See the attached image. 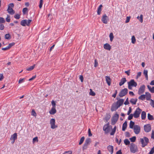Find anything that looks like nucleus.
<instances>
[{
  "label": "nucleus",
  "mask_w": 154,
  "mask_h": 154,
  "mask_svg": "<svg viewBox=\"0 0 154 154\" xmlns=\"http://www.w3.org/2000/svg\"><path fill=\"white\" fill-rule=\"evenodd\" d=\"M106 80L109 86H110L111 85V79L109 76H105Z\"/></svg>",
  "instance_id": "21"
},
{
  "label": "nucleus",
  "mask_w": 154,
  "mask_h": 154,
  "mask_svg": "<svg viewBox=\"0 0 154 154\" xmlns=\"http://www.w3.org/2000/svg\"><path fill=\"white\" fill-rule=\"evenodd\" d=\"M14 17L16 19H19L20 18V15L18 14H17L14 16Z\"/></svg>",
  "instance_id": "56"
},
{
  "label": "nucleus",
  "mask_w": 154,
  "mask_h": 154,
  "mask_svg": "<svg viewBox=\"0 0 154 154\" xmlns=\"http://www.w3.org/2000/svg\"><path fill=\"white\" fill-rule=\"evenodd\" d=\"M146 96L144 94L141 95L138 97V99L139 100H144Z\"/></svg>",
  "instance_id": "29"
},
{
  "label": "nucleus",
  "mask_w": 154,
  "mask_h": 154,
  "mask_svg": "<svg viewBox=\"0 0 154 154\" xmlns=\"http://www.w3.org/2000/svg\"><path fill=\"white\" fill-rule=\"evenodd\" d=\"M151 102L150 103V105L153 108H154V101L152 100H151Z\"/></svg>",
  "instance_id": "46"
},
{
  "label": "nucleus",
  "mask_w": 154,
  "mask_h": 154,
  "mask_svg": "<svg viewBox=\"0 0 154 154\" xmlns=\"http://www.w3.org/2000/svg\"><path fill=\"white\" fill-rule=\"evenodd\" d=\"M88 145L84 143L83 146V147L82 149L83 150H84L87 149Z\"/></svg>",
  "instance_id": "54"
},
{
  "label": "nucleus",
  "mask_w": 154,
  "mask_h": 154,
  "mask_svg": "<svg viewBox=\"0 0 154 154\" xmlns=\"http://www.w3.org/2000/svg\"><path fill=\"white\" fill-rule=\"evenodd\" d=\"M72 152L71 151H67L65 152L63 154H72Z\"/></svg>",
  "instance_id": "51"
},
{
  "label": "nucleus",
  "mask_w": 154,
  "mask_h": 154,
  "mask_svg": "<svg viewBox=\"0 0 154 154\" xmlns=\"http://www.w3.org/2000/svg\"><path fill=\"white\" fill-rule=\"evenodd\" d=\"M132 111V109L131 107H129V110L128 112L127 115H129L130 113Z\"/></svg>",
  "instance_id": "61"
},
{
  "label": "nucleus",
  "mask_w": 154,
  "mask_h": 154,
  "mask_svg": "<svg viewBox=\"0 0 154 154\" xmlns=\"http://www.w3.org/2000/svg\"><path fill=\"white\" fill-rule=\"evenodd\" d=\"M24 79L25 78H23L20 79L18 81L19 83L20 84L24 82Z\"/></svg>",
  "instance_id": "55"
},
{
  "label": "nucleus",
  "mask_w": 154,
  "mask_h": 154,
  "mask_svg": "<svg viewBox=\"0 0 154 154\" xmlns=\"http://www.w3.org/2000/svg\"><path fill=\"white\" fill-rule=\"evenodd\" d=\"M31 115L35 117L36 116V113L34 109L32 110L31 112Z\"/></svg>",
  "instance_id": "42"
},
{
  "label": "nucleus",
  "mask_w": 154,
  "mask_h": 154,
  "mask_svg": "<svg viewBox=\"0 0 154 154\" xmlns=\"http://www.w3.org/2000/svg\"><path fill=\"white\" fill-rule=\"evenodd\" d=\"M10 34H6L5 35V38L6 39H9L10 38Z\"/></svg>",
  "instance_id": "48"
},
{
  "label": "nucleus",
  "mask_w": 154,
  "mask_h": 154,
  "mask_svg": "<svg viewBox=\"0 0 154 154\" xmlns=\"http://www.w3.org/2000/svg\"><path fill=\"white\" fill-rule=\"evenodd\" d=\"M8 12L11 15H13L15 13L14 11L11 7L8 6V8L7 10Z\"/></svg>",
  "instance_id": "14"
},
{
  "label": "nucleus",
  "mask_w": 154,
  "mask_h": 154,
  "mask_svg": "<svg viewBox=\"0 0 154 154\" xmlns=\"http://www.w3.org/2000/svg\"><path fill=\"white\" fill-rule=\"evenodd\" d=\"M85 139V137H81L80 139L79 142V145H81Z\"/></svg>",
  "instance_id": "37"
},
{
  "label": "nucleus",
  "mask_w": 154,
  "mask_h": 154,
  "mask_svg": "<svg viewBox=\"0 0 154 154\" xmlns=\"http://www.w3.org/2000/svg\"><path fill=\"white\" fill-rule=\"evenodd\" d=\"M5 22V20L3 17H0V23H4Z\"/></svg>",
  "instance_id": "44"
},
{
  "label": "nucleus",
  "mask_w": 154,
  "mask_h": 154,
  "mask_svg": "<svg viewBox=\"0 0 154 154\" xmlns=\"http://www.w3.org/2000/svg\"><path fill=\"white\" fill-rule=\"evenodd\" d=\"M111 116L109 114H107L104 119L106 121V122H107L108 120L110 119Z\"/></svg>",
  "instance_id": "33"
},
{
  "label": "nucleus",
  "mask_w": 154,
  "mask_h": 154,
  "mask_svg": "<svg viewBox=\"0 0 154 154\" xmlns=\"http://www.w3.org/2000/svg\"><path fill=\"white\" fill-rule=\"evenodd\" d=\"M147 87L151 92L152 93H154V87H152L151 88V86L149 85H148Z\"/></svg>",
  "instance_id": "26"
},
{
  "label": "nucleus",
  "mask_w": 154,
  "mask_h": 154,
  "mask_svg": "<svg viewBox=\"0 0 154 154\" xmlns=\"http://www.w3.org/2000/svg\"><path fill=\"white\" fill-rule=\"evenodd\" d=\"M141 74V72H138L137 73V75L136 76V78L138 79L139 77H140Z\"/></svg>",
  "instance_id": "59"
},
{
  "label": "nucleus",
  "mask_w": 154,
  "mask_h": 154,
  "mask_svg": "<svg viewBox=\"0 0 154 154\" xmlns=\"http://www.w3.org/2000/svg\"><path fill=\"white\" fill-rule=\"evenodd\" d=\"M128 85L132 87H136L137 85V83L135 82L134 79L131 80L128 82Z\"/></svg>",
  "instance_id": "12"
},
{
  "label": "nucleus",
  "mask_w": 154,
  "mask_h": 154,
  "mask_svg": "<svg viewBox=\"0 0 154 154\" xmlns=\"http://www.w3.org/2000/svg\"><path fill=\"white\" fill-rule=\"evenodd\" d=\"M128 92V90L127 88H125L122 89L119 92V96L120 97H122L125 96L127 94Z\"/></svg>",
  "instance_id": "4"
},
{
  "label": "nucleus",
  "mask_w": 154,
  "mask_h": 154,
  "mask_svg": "<svg viewBox=\"0 0 154 154\" xmlns=\"http://www.w3.org/2000/svg\"><path fill=\"white\" fill-rule=\"evenodd\" d=\"M134 132L136 134H139L140 130V128L139 126L138 125H135L133 128Z\"/></svg>",
  "instance_id": "9"
},
{
  "label": "nucleus",
  "mask_w": 154,
  "mask_h": 154,
  "mask_svg": "<svg viewBox=\"0 0 154 154\" xmlns=\"http://www.w3.org/2000/svg\"><path fill=\"white\" fill-rule=\"evenodd\" d=\"M124 102V100L120 99L116 102V103L118 104L119 107L122 106Z\"/></svg>",
  "instance_id": "17"
},
{
  "label": "nucleus",
  "mask_w": 154,
  "mask_h": 154,
  "mask_svg": "<svg viewBox=\"0 0 154 154\" xmlns=\"http://www.w3.org/2000/svg\"><path fill=\"white\" fill-rule=\"evenodd\" d=\"M107 149L108 151L110 152L111 154H112L113 152V147L111 145H109L107 146Z\"/></svg>",
  "instance_id": "18"
},
{
  "label": "nucleus",
  "mask_w": 154,
  "mask_h": 154,
  "mask_svg": "<svg viewBox=\"0 0 154 154\" xmlns=\"http://www.w3.org/2000/svg\"><path fill=\"white\" fill-rule=\"evenodd\" d=\"M134 122H132V121H131L129 125V127L130 128L132 129L134 128Z\"/></svg>",
  "instance_id": "32"
},
{
  "label": "nucleus",
  "mask_w": 154,
  "mask_h": 154,
  "mask_svg": "<svg viewBox=\"0 0 154 154\" xmlns=\"http://www.w3.org/2000/svg\"><path fill=\"white\" fill-rule=\"evenodd\" d=\"M127 127V122L126 121L123 124L122 128V130L123 131H125Z\"/></svg>",
  "instance_id": "28"
},
{
  "label": "nucleus",
  "mask_w": 154,
  "mask_h": 154,
  "mask_svg": "<svg viewBox=\"0 0 154 154\" xmlns=\"http://www.w3.org/2000/svg\"><path fill=\"white\" fill-rule=\"evenodd\" d=\"M110 38V41L111 42H112L113 40V38H114V36L113 35V34L111 32L110 33L109 35Z\"/></svg>",
  "instance_id": "39"
},
{
  "label": "nucleus",
  "mask_w": 154,
  "mask_h": 154,
  "mask_svg": "<svg viewBox=\"0 0 154 154\" xmlns=\"http://www.w3.org/2000/svg\"><path fill=\"white\" fill-rule=\"evenodd\" d=\"M151 138L154 139V131L153 130L152 131Z\"/></svg>",
  "instance_id": "64"
},
{
  "label": "nucleus",
  "mask_w": 154,
  "mask_h": 154,
  "mask_svg": "<svg viewBox=\"0 0 154 154\" xmlns=\"http://www.w3.org/2000/svg\"><path fill=\"white\" fill-rule=\"evenodd\" d=\"M109 20V18L106 14H104L102 16L101 18V20L103 23L107 24Z\"/></svg>",
  "instance_id": "6"
},
{
  "label": "nucleus",
  "mask_w": 154,
  "mask_h": 154,
  "mask_svg": "<svg viewBox=\"0 0 154 154\" xmlns=\"http://www.w3.org/2000/svg\"><path fill=\"white\" fill-rule=\"evenodd\" d=\"M104 48L107 50L110 51L111 48V46L108 43H106L104 45Z\"/></svg>",
  "instance_id": "15"
},
{
  "label": "nucleus",
  "mask_w": 154,
  "mask_h": 154,
  "mask_svg": "<svg viewBox=\"0 0 154 154\" xmlns=\"http://www.w3.org/2000/svg\"><path fill=\"white\" fill-rule=\"evenodd\" d=\"M126 79L125 78H122L120 80V82L119 83V85L120 86H121L123 85L126 82Z\"/></svg>",
  "instance_id": "19"
},
{
  "label": "nucleus",
  "mask_w": 154,
  "mask_h": 154,
  "mask_svg": "<svg viewBox=\"0 0 154 154\" xmlns=\"http://www.w3.org/2000/svg\"><path fill=\"white\" fill-rule=\"evenodd\" d=\"M136 42V39L134 35L132 36L131 38V42L133 44H134Z\"/></svg>",
  "instance_id": "40"
},
{
  "label": "nucleus",
  "mask_w": 154,
  "mask_h": 154,
  "mask_svg": "<svg viewBox=\"0 0 154 154\" xmlns=\"http://www.w3.org/2000/svg\"><path fill=\"white\" fill-rule=\"evenodd\" d=\"M124 143L126 145H128L130 144V142L128 139H126L124 140Z\"/></svg>",
  "instance_id": "36"
},
{
  "label": "nucleus",
  "mask_w": 154,
  "mask_h": 154,
  "mask_svg": "<svg viewBox=\"0 0 154 154\" xmlns=\"http://www.w3.org/2000/svg\"><path fill=\"white\" fill-rule=\"evenodd\" d=\"M143 15L142 14H141L139 18V20L141 23H142L143 21Z\"/></svg>",
  "instance_id": "60"
},
{
  "label": "nucleus",
  "mask_w": 154,
  "mask_h": 154,
  "mask_svg": "<svg viewBox=\"0 0 154 154\" xmlns=\"http://www.w3.org/2000/svg\"><path fill=\"white\" fill-rule=\"evenodd\" d=\"M124 104L125 105H128V104H129V102L128 101V98H127L126 99L125 102L124 103Z\"/></svg>",
  "instance_id": "50"
},
{
  "label": "nucleus",
  "mask_w": 154,
  "mask_h": 154,
  "mask_svg": "<svg viewBox=\"0 0 154 154\" xmlns=\"http://www.w3.org/2000/svg\"><path fill=\"white\" fill-rule=\"evenodd\" d=\"M4 26L2 24H1L0 25V29L1 30H2L4 29Z\"/></svg>",
  "instance_id": "63"
},
{
  "label": "nucleus",
  "mask_w": 154,
  "mask_h": 154,
  "mask_svg": "<svg viewBox=\"0 0 154 154\" xmlns=\"http://www.w3.org/2000/svg\"><path fill=\"white\" fill-rule=\"evenodd\" d=\"M141 119H145L146 117V113L145 111H143L141 114Z\"/></svg>",
  "instance_id": "27"
},
{
  "label": "nucleus",
  "mask_w": 154,
  "mask_h": 154,
  "mask_svg": "<svg viewBox=\"0 0 154 154\" xmlns=\"http://www.w3.org/2000/svg\"><path fill=\"white\" fill-rule=\"evenodd\" d=\"M145 95L146 96V99L147 100H150L151 96V94L149 92H146Z\"/></svg>",
  "instance_id": "16"
},
{
  "label": "nucleus",
  "mask_w": 154,
  "mask_h": 154,
  "mask_svg": "<svg viewBox=\"0 0 154 154\" xmlns=\"http://www.w3.org/2000/svg\"><path fill=\"white\" fill-rule=\"evenodd\" d=\"M50 123L51 125V128L52 129H54L57 127V126L55 125V121L54 119H51L50 121Z\"/></svg>",
  "instance_id": "8"
},
{
  "label": "nucleus",
  "mask_w": 154,
  "mask_h": 154,
  "mask_svg": "<svg viewBox=\"0 0 154 154\" xmlns=\"http://www.w3.org/2000/svg\"><path fill=\"white\" fill-rule=\"evenodd\" d=\"M119 117V115L117 114H115L112 119V124L115 125Z\"/></svg>",
  "instance_id": "5"
},
{
  "label": "nucleus",
  "mask_w": 154,
  "mask_h": 154,
  "mask_svg": "<svg viewBox=\"0 0 154 154\" xmlns=\"http://www.w3.org/2000/svg\"><path fill=\"white\" fill-rule=\"evenodd\" d=\"M137 100V99L136 98H132L130 100V102L134 105H135Z\"/></svg>",
  "instance_id": "22"
},
{
  "label": "nucleus",
  "mask_w": 154,
  "mask_h": 154,
  "mask_svg": "<svg viewBox=\"0 0 154 154\" xmlns=\"http://www.w3.org/2000/svg\"><path fill=\"white\" fill-rule=\"evenodd\" d=\"M35 66V64H34L32 66H30L29 68H27L26 70L28 71H31L34 68Z\"/></svg>",
  "instance_id": "35"
},
{
  "label": "nucleus",
  "mask_w": 154,
  "mask_h": 154,
  "mask_svg": "<svg viewBox=\"0 0 154 154\" xmlns=\"http://www.w3.org/2000/svg\"><path fill=\"white\" fill-rule=\"evenodd\" d=\"M154 153V146L152 147L150 152L149 153V154H153Z\"/></svg>",
  "instance_id": "52"
},
{
  "label": "nucleus",
  "mask_w": 154,
  "mask_h": 154,
  "mask_svg": "<svg viewBox=\"0 0 154 154\" xmlns=\"http://www.w3.org/2000/svg\"><path fill=\"white\" fill-rule=\"evenodd\" d=\"M90 92L89 93V94L90 95L92 96H94L95 95V93L92 91L91 89H90Z\"/></svg>",
  "instance_id": "38"
},
{
  "label": "nucleus",
  "mask_w": 154,
  "mask_h": 154,
  "mask_svg": "<svg viewBox=\"0 0 154 154\" xmlns=\"http://www.w3.org/2000/svg\"><path fill=\"white\" fill-rule=\"evenodd\" d=\"M141 111L142 110L139 107L137 108L133 114L134 117L136 118L139 117Z\"/></svg>",
  "instance_id": "3"
},
{
  "label": "nucleus",
  "mask_w": 154,
  "mask_h": 154,
  "mask_svg": "<svg viewBox=\"0 0 154 154\" xmlns=\"http://www.w3.org/2000/svg\"><path fill=\"white\" fill-rule=\"evenodd\" d=\"M10 17L9 15H8L7 17V18L6 19V21L7 22H9L10 21Z\"/></svg>",
  "instance_id": "47"
},
{
  "label": "nucleus",
  "mask_w": 154,
  "mask_h": 154,
  "mask_svg": "<svg viewBox=\"0 0 154 154\" xmlns=\"http://www.w3.org/2000/svg\"><path fill=\"white\" fill-rule=\"evenodd\" d=\"M140 141L142 144V146L144 147L147 145L149 142V140L147 137H145L143 138H140Z\"/></svg>",
  "instance_id": "1"
},
{
  "label": "nucleus",
  "mask_w": 154,
  "mask_h": 154,
  "mask_svg": "<svg viewBox=\"0 0 154 154\" xmlns=\"http://www.w3.org/2000/svg\"><path fill=\"white\" fill-rule=\"evenodd\" d=\"M148 71L147 70H144L143 71V74L145 75V77L146 78V79L148 80V77L147 75Z\"/></svg>",
  "instance_id": "30"
},
{
  "label": "nucleus",
  "mask_w": 154,
  "mask_h": 154,
  "mask_svg": "<svg viewBox=\"0 0 154 154\" xmlns=\"http://www.w3.org/2000/svg\"><path fill=\"white\" fill-rule=\"evenodd\" d=\"M102 7L103 5H100L98 8L97 14L99 15H100L101 14V12L102 11Z\"/></svg>",
  "instance_id": "24"
},
{
  "label": "nucleus",
  "mask_w": 154,
  "mask_h": 154,
  "mask_svg": "<svg viewBox=\"0 0 154 154\" xmlns=\"http://www.w3.org/2000/svg\"><path fill=\"white\" fill-rule=\"evenodd\" d=\"M130 17H127L126 20L125 21V23H128L130 21Z\"/></svg>",
  "instance_id": "62"
},
{
  "label": "nucleus",
  "mask_w": 154,
  "mask_h": 154,
  "mask_svg": "<svg viewBox=\"0 0 154 154\" xmlns=\"http://www.w3.org/2000/svg\"><path fill=\"white\" fill-rule=\"evenodd\" d=\"M14 44H15L14 42L11 43L8 45V47H9V48L10 49L11 47L13 46Z\"/></svg>",
  "instance_id": "53"
},
{
  "label": "nucleus",
  "mask_w": 154,
  "mask_h": 154,
  "mask_svg": "<svg viewBox=\"0 0 154 154\" xmlns=\"http://www.w3.org/2000/svg\"><path fill=\"white\" fill-rule=\"evenodd\" d=\"M57 111L55 107H52L51 110L49 111L51 115H54L56 112Z\"/></svg>",
  "instance_id": "20"
},
{
  "label": "nucleus",
  "mask_w": 154,
  "mask_h": 154,
  "mask_svg": "<svg viewBox=\"0 0 154 154\" xmlns=\"http://www.w3.org/2000/svg\"><path fill=\"white\" fill-rule=\"evenodd\" d=\"M130 149L131 152L133 153H135L138 151L137 146L133 143H131Z\"/></svg>",
  "instance_id": "2"
},
{
  "label": "nucleus",
  "mask_w": 154,
  "mask_h": 154,
  "mask_svg": "<svg viewBox=\"0 0 154 154\" xmlns=\"http://www.w3.org/2000/svg\"><path fill=\"white\" fill-rule=\"evenodd\" d=\"M136 139V137L135 136H134L131 138H130V140L132 142H134Z\"/></svg>",
  "instance_id": "41"
},
{
  "label": "nucleus",
  "mask_w": 154,
  "mask_h": 154,
  "mask_svg": "<svg viewBox=\"0 0 154 154\" xmlns=\"http://www.w3.org/2000/svg\"><path fill=\"white\" fill-rule=\"evenodd\" d=\"M133 116H134L133 114H130L128 117V119L129 120H131L133 118Z\"/></svg>",
  "instance_id": "49"
},
{
  "label": "nucleus",
  "mask_w": 154,
  "mask_h": 154,
  "mask_svg": "<svg viewBox=\"0 0 154 154\" xmlns=\"http://www.w3.org/2000/svg\"><path fill=\"white\" fill-rule=\"evenodd\" d=\"M51 104L53 106L52 107H55L56 104L55 103V102L54 100H52L51 101Z\"/></svg>",
  "instance_id": "58"
},
{
  "label": "nucleus",
  "mask_w": 154,
  "mask_h": 154,
  "mask_svg": "<svg viewBox=\"0 0 154 154\" xmlns=\"http://www.w3.org/2000/svg\"><path fill=\"white\" fill-rule=\"evenodd\" d=\"M144 130L145 132H148L151 131V127L150 125L148 124L145 125L144 126Z\"/></svg>",
  "instance_id": "10"
},
{
  "label": "nucleus",
  "mask_w": 154,
  "mask_h": 154,
  "mask_svg": "<svg viewBox=\"0 0 154 154\" xmlns=\"http://www.w3.org/2000/svg\"><path fill=\"white\" fill-rule=\"evenodd\" d=\"M17 134L16 133H15L14 134H13L12 135H11V140H15L17 139Z\"/></svg>",
  "instance_id": "23"
},
{
  "label": "nucleus",
  "mask_w": 154,
  "mask_h": 154,
  "mask_svg": "<svg viewBox=\"0 0 154 154\" xmlns=\"http://www.w3.org/2000/svg\"><path fill=\"white\" fill-rule=\"evenodd\" d=\"M110 128L112 129V127L111 126H109V124L108 123L104 125L103 129L106 133H107L109 132Z\"/></svg>",
  "instance_id": "7"
},
{
  "label": "nucleus",
  "mask_w": 154,
  "mask_h": 154,
  "mask_svg": "<svg viewBox=\"0 0 154 154\" xmlns=\"http://www.w3.org/2000/svg\"><path fill=\"white\" fill-rule=\"evenodd\" d=\"M119 107L118 104L116 103H113L111 107V110L112 111H116Z\"/></svg>",
  "instance_id": "13"
},
{
  "label": "nucleus",
  "mask_w": 154,
  "mask_h": 154,
  "mask_svg": "<svg viewBox=\"0 0 154 154\" xmlns=\"http://www.w3.org/2000/svg\"><path fill=\"white\" fill-rule=\"evenodd\" d=\"M147 117L148 119L150 120H153L154 119L153 118V116L151 115L149 113L148 114Z\"/></svg>",
  "instance_id": "31"
},
{
  "label": "nucleus",
  "mask_w": 154,
  "mask_h": 154,
  "mask_svg": "<svg viewBox=\"0 0 154 154\" xmlns=\"http://www.w3.org/2000/svg\"><path fill=\"white\" fill-rule=\"evenodd\" d=\"M27 20H23L20 22V24L23 26H25L27 25Z\"/></svg>",
  "instance_id": "25"
},
{
  "label": "nucleus",
  "mask_w": 154,
  "mask_h": 154,
  "mask_svg": "<svg viewBox=\"0 0 154 154\" xmlns=\"http://www.w3.org/2000/svg\"><path fill=\"white\" fill-rule=\"evenodd\" d=\"M145 88V87L144 85H143L140 87L138 92V93L139 95H140L141 94H143L144 92Z\"/></svg>",
  "instance_id": "11"
},
{
  "label": "nucleus",
  "mask_w": 154,
  "mask_h": 154,
  "mask_svg": "<svg viewBox=\"0 0 154 154\" xmlns=\"http://www.w3.org/2000/svg\"><path fill=\"white\" fill-rule=\"evenodd\" d=\"M43 0H40L39 5V7L40 8H42V5L43 4Z\"/></svg>",
  "instance_id": "45"
},
{
  "label": "nucleus",
  "mask_w": 154,
  "mask_h": 154,
  "mask_svg": "<svg viewBox=\"0 0 154 154\" xmlns=\"http://www.w3.org/2000/svg\"><path fill=\"white\" fill-rule=\"evenodd\" d=\"M98 65V63L97 62V60H94V66L95 67H96Z\"/></svg>",
  "instance_id": "57"
},
{
  "label": "nucleus",
  "mask_w": 154,
  "mask_h": 154,
  "mask_svg": "<svg viewBox=\"0 0 154 154\" xmlns=\"http://www.w3.org/2000/svg\"><path fill=\"white\" fill-rule=\"evenodd\" d=\"M91 142V139L90 138H88L86 139L85 141V144L88 145Z\"/></svg>",
  "instance_id": "34"
},
{
  "label": "nucleus",
  "mask_w": 154,
  "mask_h": 154,
  "mask_svg": "<svg viewBox=\"0 0 154 154\" xmlns=\"http://www.w3.org/2000/svg\"><path fill=\"white\" fill-rule=\"evenodd\" d=\"M23 14H25L28 11V8H25L23 9Z\"/></svg>",
  "instance_id": "43"
}]
</instances>
